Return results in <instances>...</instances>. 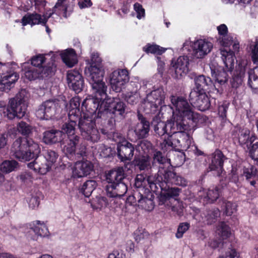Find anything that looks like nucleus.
<instances>
[{"label":"nucleus","instance_id":"0e129e2a","mask_svg":"<svg viewBox=\"0 0 258 258\" xmlns=\"http://www.w3.org/2000/svg\"><path fill=\"white\" fill-rule=\"evenodd\" d=\"M134 235L136 241L140 242L144 239H147L149 236V234L145 230H138L135 232Z\"/></svg>","mask_w":258,"mask_h":258},{"label":"nucleus","instance_id":"09e8293b","mask_svg":"<svg viewBox=\"0 0 258 258\" xmlns=\"http://www.w3.org/2000/svg\"><path fill=\"white\" fill-rule=\"evenodd\" d=\"M216 232L222 239L228 238L231 234L230 228L223 222L219 223Z\"/></svg>","mask_w":258,"mask_h":258},{"label":"nucleus","instance_id":"4d7b16f0","mask_svg":"<svg viewBox=\"0 0 258 258\" xmlns=\"http://www.w3.org/2000/svg\"><path fill=\"white\" fill-rule=\"evenodd\" d=\"M58 155L56 152L51 150H47L44 155L43 158H45L46 161L51 166L55 165Z\"/></svg>","mask_w":258,"mask_h":258},{"label":"nucleus","instance_id":"58836bf2","mask_svg":"<svg viewBox=\"0 0 258 258\" xmlns=\"http://www.w3.org/2000/svg\"><path fill=\"white\" fill-rule=\"evenodd\" d=\"M156 122L154 119L153 120V124L154 125V131L156 133L160 136H164V138H163L164 140L165 139H169L170 135L169 134V131H168L167 128V121L165 123L164 121L160 120L157 122V124H155Z\"/></svg>","mask_w":258,"mask_h":258},{"label":"nucleus","instance_id":"ddd939ff","mask_svg":"<svg viewBox=\"0 0 258 258\" xmlns=\"http://www.w3.org/2000/svg\"><path fill=\"white\" fill-rule=\"evenodd\" d=\"M105 115L108 113L122 115L124 112L125 105L118 98H110L106 94L104 98Z\"/></svg>","mask_w":258,"mask_h":258},{"label":"nucleus","instance_id":"2f4dec72","mask_svg":"<svg viewBox=\"0 0 258 258\" xmlns=\"http://www.w3.org/2000/svg\"><path fill=\"white\" fill-rule=\"evenodd\" d=\"M63 62L69 68L73 67L77 63V57L73 49H68L60 53Z\"/></svg>","mask_w":258,"mask_h":258},{"label":"nucleus","instance_id":"c85d7f7f","mask_svg":"<svg viewBox=\"0 0 258 258\" xmlns=\"http://www.w3.org/2000/svg\"><path fill=\"white\" fill-rule=\"evenodd\" d=\"M101 59L97 53H93L91 54V64L88 68H86L85 73L87 79L88 80V76L87 75V72L90 71L91 69L93 70V72H95V74L100 72L102 75V80L103 79L104 72L102 69L101 66Z\"/></svg>","mask_w":258,"mask_h":258},{"label":"nucleus","instance_id":"f704fd0d","mask_svg":"<svg viewBox=\"0 0 258 258\" xmlns=\"http://www.w3.org/2000/svg\"><path fill=\"white\" fill-rule=\"evenodd\" d=\"M255 140V136L250 135V131L248 130H242L238 138L239 143L244 149H249Z\"/></svg>","mask_w":258,"mask_h":258},{"label":"nucleus","instance_id":"9d476101","mask_svg":"<svg viewBox=\"0 0 258 258\" xmlns=\"http://www.w3.org/2000/svg\"><path fill=\"white\" fill-rule=\"evenodd\" d=\"M189 57L186 55L173 59L170 64V70L173 72L172 76L178 79L185 76L189 71Z\"/></svg>","mask_w":258,"mask_h":258},{"label":"nucleus","instance_id":"4c0bfd02","mask_svg":"<svg viewBox=\"0 0 258 258\" xmlns=\"http://www.w3.org/2000/svg\"><path fill=\"white\" fill-rule=\"evenodd\" d=\"M34 230L32 232H36L34 239H38L40 237H45L49 235V231L47 227L44 222L41 221H34Z\"/></svg>","mask_w":258,"mask_h":258},{"label":"nucleus","instance_id":"e2e57ef3","mask_svg":"<svg viewBox=\"0 0 258 258\" xmlns=\"http://www.w3.org/2000/svg\"><path fill=\"white\" fill-rule=\"evenodd\" d=\"M190 225L188 223H181L178 226L176 237L177 238H180L183 236V234L189 229Z\"/></svg>","mask_w":258,"mask_h":258},{"label":"nucleus","instance_id":"bf43d9fd","mask_svg":"<svg viewBox=\"0 0 258 258\" xmlns=\"http://www.w3.org/2000/svg\"><path fill=\"white\" fill-rule=\"evenodd\" d=\"M31 64L36 68H41V65L45 61L43 54H38L32 57L31 59Z\"/></svg>","mask_w":258,"mask_h":258},{"label":"nucleus","instance_id":"20e7f679","mask_svg":"<svg viewBox=\"0 0 258 258\" xmlns=\"http://www.w3.org/2000/svg\"><path fill=\"white\" fill-rule=\"evenodd\" d=\"M190 131H184L170 136L169 139H165L160 144L161 149L164 151L175 150L193 151L197 155L202 154V151L198 150L190 135Z\"/></svg>","mask_w":258,"mask_h":258},{"label":"nucleus","instance_id":"72a5a7b5","mask_svg":"<svg viewBox=\"0 0 258 258\" xmlns=\"http://www.w3.org/2000/svg\"><path fill=\"white\" fill-rule=\"evenodd\" d=\"M123 178L124 171L122 167L110 170L106 175V179L109 184H115L121 181Z\"/></svg>","mask_w":258,"mask_h":258},{"label":"nucleus","instance_id":"3c124183","mask_svg":"<svg viewBox=\"0 0 258 258\" xmlns=\"http://www.w3.org/2000/svg\"><path fill=\"white\" fill-rule=\"evenodd\" d=\"M97 185L96 182L94 180H87L83 184L81 191L87 197H89Z\"/></svg>","mask_w":258,"mask_h":258},{"label":"nucleus","instance_id":"de8ad7c7","mask_svg":"<svg viewBox=\"0 0 258 258\" xmlns=\"http://www.w3.org/2000/svg\"><path fill=\"white\" fill-rule=\"evenodd\" d=\"M135 165L140 170H148L151 168L150 158L148 155H144L140 157L135 160Z\"/></svg>","mask_w":258,"mask_h":258},{"label":"nucleus","instance_id":"4468645a","mask_svg":"<svg viewBox=\"0 0 258 258\" xmlns=\"http://www.w3.org/2000/svg\"><path fill=\"white\" fill-rule=\"evenodd\" d=\"M67 81L70 88L75 92H80L84 87L83 78L78 71L70 70L67 74Z\"/></svg>","mask_w":258,"mask_h":258},{"label":"nucleus","instance_id":"37998d69","mask_svg":"<svg viewBox=\"0 0 258 258\" xmlns=\"http://www.w3.org/2000/svg\"><path fill=\"white\" fill-rule=\"evenodd\" d=\"M248 47L253 62L258 63V36L248 41Z\"/></svg>","mask_w":258,"mask_h":258},{"label":"nucleus","instance_id":"774afa93","mask_svg":"<svg viewBox=\"0 0 258 258\" xmlns=\"http://www.w3.org/2000/svg\"><path fill=\"white\" fill-rule=\"evenodd\" d=\"M153 160L159 164H164L168 161V159L163 156L160 151H156L154 154Z\"/></svg>","mask_w":258,"mask_h":258},{"label":"nucleus","instance_id":"338daca9","mask_svg":"<svg viewBox=\"0 0 258 258\" xmlns=\"http://www.w3.org/2000/svg\"><path fill=\"white\" fill-rule=\"evenodd\" d=\"M236 211V205L230 202L225 203V213L227 216H231Z\"/></svg>","mask_w":258,"mask_h":258},{"label":"nucleus","instance_id":"864d4df0","mask_svg":"<svg viewBox=\"0 0 258 258\" xmlns=\"http://www.w3.org/2000/svg\"><path fill=\"white\" fill-rule=\"evenodd\" d=\"M41 195V194L37 191L34 194H31L30 197L27 198V202L29 208L36 209L38 207Z\"/></svg>","mask_w":258,"mask_h":258},{"label":"nucleus","instance_id":"4be33fe9","mask_svg":"<svg viewBox=\"0 0 258 258\" xmlns=\"http://www.w3.org/2000/svg\"><path fill=\"white\" fill-rule=\"evenodd\" d=\"M224 158L222 153L218 150L211 155V163L209 168L211 170L216 171L218 176H220L223 172Z\"/></svg>","mask_w":258,"mask_h":258},{"label":"nucleus","instance_id":"e433bc0d","mask_svg":"<svg viewBox=\"0 0 258 258\" xmlns=\"http://www.w3.org/2000/svg\"><path fill=\"white\" fill-rule=\"evenodd\" d=\"M243 175L249 181L251 185L254 186L256 180H258V170L256 167L249 165L244 168Z\"/></svg>","mask_w":258,"mask_h":258},{"label":"nucleus","instance_id":"8fccbe9b","mask_svg":"<svg viewBox=\"0 0 258 258\" xmlns=\"http://www.w3.org/2000/svg\"><path fill=\"white\" fill-rule=\"evenodd\" d=\"M248 85L253 89H258V66L248 72Z\"/></svg>","mask_w":258,"mask_h":258},{"label":"nucleus","instance_id":"f257e3e1","mask_svg":"<svg viewBox=\"0 0 258 258\" xmlns=\"http://www.w3.org/2000/svg\"><path fill=\"white\" fill-rule=\"evenodd\" d=\"M93 70L87 72L88 81L92 86L93 95L88 96L83 102L82 110L83 116L91 118L95 123V118H102L105 116L104 98L106 97L107 86L102 81V75L98 72L95 74Z\"/></svg>","mask_w":258,"mask_h":258},{"label":"nucleus","instance_id":"1a4fd4ad","mask_svg":"<svg viewBox=\"0 0 258 258\" xmlns=\"http://www.w3.org/2000/svg\"><path fill=\"white\" fill-rule=\"evenodd\" d=\"M62 105H65V101L63 100H47L39 106L36 115L40 119H50L59 112Z\"/></svg>","mask_w":258,"mask_h":258},{"label":"nucleus","instance_id":"cd10ccee","mask_svg":"<svg viewBox=\"0 0 258 258\" xmlns=\"http://www.w3.org/2000/svg\"><path fill=\"white\" fill-rule=\"evenodd\" d=\"M22 69L25 72V77L30 81L42 77L41 68H36L30 66L28 62H24L22 64Z\"/></svg>","mask_w":258,"mask_h":258},{"label":"nucleus","instance_id":"393cba45","mask_svg":"<svg viewBox=\"0 0 258 258\" xmlns=\"http://www.w3.org/2000/svg\"><path fill=\"white\" fill-rule=\"evenodd\" d=\"M107 195L108 197H122L127 191V186L122 182L119 181L115 184H110L106 186Z\"/></svg>","mask_w":258,"mask_h":258},{"label":"nucleus","instance_id":"6e6d98bb","mask_svg":"<svg viewBox=\"0 0 258 258\" xmlns=\"http://www.w3.org/2000/svg\"><path fill=\"white\" fill-rule=\"evenodd\" d=\"M17 130L23 136H28L32 133L33 128L26 122L21 121L17 124Z\"/></svg>","mask_w":258,"mask_h":258},{"label":"nucleus","instance_id":"49530a36","mask_svg":"<svg viewBox=\"0 0 258 258\" xmlns=\"http://www.w3.org/2000/svg\"><path fill=\"white\" fill-rule=\"evenodd\" d=\"M166 48L155 43H147L143 47V50L147 53L161 55L165 52Z\"/></svg>","mask_w":258,"mask_h":258},{"label":"nucleus","instance_id":"aec40b11","mask_svg":"<svg viewBox=\"0 0 258 258\" xmlns=\"http://www.w3.org/2000/svg\"><path fill=\"white\" fill-rule=\"evenodd\" d=\"M166 170L164 169H159L157 176L149 175L146 179V184L147 183L150 190L155 191L157 188V184H158L161 189H163L164 184H165V179H164V174Z\"/></svg>","mask_w":258,"mask_h":258},{"label":"nucleus","instance_id":"bb28decb","mask_svg":"<svg viewBox=\"0 0 258 258\" xmlns=\"http://www.w3.org/2000/svg\"><path fill=\"white\" fill-rule=\"evenodd\" d=\"M140 122L138 123L134 130V132L139 139L146 138L150 131V123L145 118L139 117Z\"/></svg>","mask_w":258,"mask_h":258},{"label":"nucleus","instance_id":"a211bd4d","mask_svg":"<svg viewBox=\"0 0 258 258\" xmlns=\"http://www.w3.org/2000/svg\"><path fill=\"white\" fill-rule=\"evenodd\" d=\"M211 74L215 80V84L214 85L215 89L217 92L220 93L222 90L217 89V87L225 86L228 79V76L226 71L221 67H218L215 69H211Z\"/></svg>","mask_w":258,"mask_h":258},{"label":"nucleus","instance_id":"c756f323","mask_svg":"<svg viewBox=\"0 0 258 258\" xmlns=\"http://www.w3.org/2000/svg\"><path fill=\"white\" fill-rule=\"evenodd\" d=\"M165 173V184L171 183L182 186H185L187 184V181L185 179L181 176L176 175L173 172L166 170Z\"/></svg>","mask_w":258,"mask_h":258},{"label":"nucleus","instance_id":"ea45409f","mask_svg":"<svg viewBox=\"0 0 258 258\" xmlns=\"http://www.w3.org/2000/svg\"><path fill=\"white\" fill-rule=\"evenodd\" d=\"M195 84L197 88L200 90L210 89L212 87V82L209 77L204 75H200L195 79Z\"/></svg>","mask_w":258,"mask_h":258},{"label":"nucleus","instance_id":"603ef678","mask_svg":"<svg viewBox=\"0 0 258 258\" xmlns=\"http://www.w3.org/2000/svg\"><path fill=\"white\" fill-rule=\"evenodd\" d=\"M18 163L15 160H5L0 165V170L5 173H8L17 167Z\"/></svg>","mask_w":258,"mask_h":258},{"label":"nucleus","instance_id":"7c9ffc66","mask_svg":"<svg viewBox=\"0 0 258 258\" xmlns=\"http://www.w3.org/2000/svg\"><path fill=\"white\" fill-rule=\"evenodd\" d=\"M221 54L227 71H232L234 65L235 54L234 52L230 50L224 48L221 50Z\"/></svg>","mask_w":258,"mask_h":258},{"label":"nucleus","instance_id":"2eb2a0df","mask_svg":"<svg viewBox=\"0 0 258 258\" xmlns=\"http://www.w3.org/2000/svg\"><path fill=\"white\" fill-rule=\"evenodd\" d=\"M117 156L122 162L131 161L134 155L135 148L133 145L126 140L117 145Z\"/></svg>","mask_w":258,"mask_h":258},{"label":"nucleus","instance_id":"f03ea898","mask_svg":"<svg viewBox=\"0 0 258 258\" xmlns=\"http://www.w3.org/2000/svg\"><path fill=\"white\" fill-rule=\"evenodd\" d=\"M172 115L168 120L167 128L170 136L184 131L194 130L197 114L194 112L191 103L182 97L171 96Z\"/></svg>","mask_w":258,"mask_h":258},{"label":"nucleus","instance_id":"6ab92c4d","mask_svg":"<svg viewBox=\"0 0 258 258\" xmlns=\"http://www.w3.org/2000/svg\"><path fill=\"white\" fill-rule=\"evenodd\" d=\"M48 16L47 12L43 16L36 13L28 14L23 17L22 23L23 26L27 24L45 25L48 19H50V17H48Z\"/></svg>","mask_w":258,"mask_h":258},{"label":"nucleus","instance_id":"0eeeda50","mask_svg":"<svg viewBox=\"0 0 258 258\" xmlns=\"http://www.w3.org/2000/svg\"><path fill=\"white\" fill-rule=\"evenodd\" d=\"M165 93L162 88H158L147 95L141 107L146 113H153L164 106Z\"/></svg>","mask_w":258,"mask_h":258},{"label":"nucleus","instance_id":"a19ab883","mask_svg":"<svg viewBox=\"0 0 258 258\" xmlns=\"http://www.w3.org/2000/svg\"><path fill=\"white\" fill-rule=\"evenodd\" d=\"M49 55H51L52 62L48 63L43 68H41V73L42 77L51 76L54 74L56 71V66L53 62L55 59V54L54 52H50Z\"/></svg>","mask_w":258,"mask_h":258},{"label":"nucleus","instance_id":"b1692460","mask_svg":"<svg viewBox=\"0 0 258 258\" xmlns=\"http://www.w3.org/2000/svg\"><path fill=\"white\" fill-rule=\"evenodd\" d=\"M246 65L247 61L246 60H241L238 62L234 72L231 82L233 87H237L242 83V79L245 75Z\"/></svg>","mask_w":258,"mask_h":258},{"label":"nucleus","instance_id":"680f3d73","mask_svg":"<svg viewBox=\"0 0 258 258\" xmlns=\"http://www.w3.org/2000/svg\"><path fill=\"white\" fill-rule=\"evenodd\" d=\"M247 149L250 158L258 162V142L249 146Z\"/></svg>","mask_w":258,"mask_h":258},{"label":"nucleus","instance_id":"39448f33","mask_svg":"<svg viewBox=\"0 0 258 258\" xmlns=\"http://www.w3.org/2000/svg\"><path fill=\"white\" fill-rule=\"evenodd\" d=\"M12 151L19 160L29 161L38 156L40 148L32 139L19 137L14 142Z\"/></svg>","mask_w":258,"mask_h":258},{"label":"nucleus","instance_id":"dca6fc26","mask_svg":"<svg viewBox=\"0 0 258 258\" xmlns=\"http://www.w3.org/2000/svg\"><path fill=\"white\" fill-rule=\"evenodd\" d=\"M93 165L89 161L77 162L73 169V176L80 178L89 175L93 171Z\"/></svg>","mask_w":258,"mask_h":258},{"label":"nucleus","instance_id":"9b49d317","mask_svg":"<svg viewBox=\"0 0 258 258\" xmlns=\"http://www.w3.org/2000/svg\"><path fill=\"white\" fill-rule=\"evenodd\" d=\"M128 81V72L125 69H118L114 71L109 76L111 88L116 92H120Z\"/></svg>","mask_w":258,"mask_h":258},{"label":"nucleus","instance_id":"13d9d810","mask_svg":"<svg viewBox=\"0 0 258 258\" xmlns=\"http://www.w3.org/2000/svg\"><path fill=\"white\" fill-rule=\"evenodd\" d=\"M108 197V203L107 208L117 211V208H120L121 202L120 199L117 198V197Z\"/></svg>","mask_w":258,"mask_h":258},{"label":"nucleus","instance_id":"79ce46f5","mask_svg":"<svg viewBox=\"0 0 258 258\" xmlns=\"http://www.w3.org/2000/svg\"><path fill=\"white\" fill-rule=\"evenodd\" d=\"M108 204L107 196H97L91 202L92 208L97 211H100L105 209L107 208Z\"/></svg>","mask_w":258,"mask_h":258},{"label":"nucleus","instance_id":"473e14b6","mask_svg":"<svg viewBox=\"0 0 258 258\" xmlns=\"http://www.w3.org/2000/svg\"><path fill=\"white\" fill-rule=\"evenodd\" d=\"M199 196L204 199V201L207 203H212L215 201L219 196V189L217 187H213L208 191L205 189L200 190Z\"/></svg>","mask_w":258,"mask_h":258},{"label":"nucleus","instance_id":"c03bdc74","mask_svg":"<svg viewBox=\"0 0 258 258\" xmlns=\"http://www.w3.org/2000/svg\"><path fill=\"white\" fill-rule=\"evenodd\" d=\"M205 224H211L217 221V218L220 215V212L218 209L215 208L213 210L204 211Z\"/></svg>","mask_w":258,"mask_h":258},{"label":"nucleus","instance_id":"6e6552de","mask_svg":"<svg viewBox=\"0 0 258 258\" xmlns=\"http://www.w3.org/2000/svg\"><path fill=\"white\" fill-rule=\"evenodd\" d=\"M192 49V55L196 58H203L212 50L213 43L208 39H198L194 41L186 40L183 44V50Z\"/></svg>","mask_w":258,"mask_h":258},{"label":"nucleus","instance_id":"052dcab7","mask_svg":"<svg viewBox=\"0 0 258 258\" xmlns=\"http://www.w3.org/2000/svg\"><path fill=\"white\" fill-rule=\"evenodd\" d=\"M125 99L128 103L134 104L138 102L139 94L137 92H128L125 95Z\"/></svg>","mask_w":258,"mask_h":258},{"label":"nucleus","instance_id":"5fc2aeb1","mask_svg":"<svg viewBox=\"0 0 258 258\" xmlns=\"http://www.w3.org/2000/svg\"><path fill=\"white\" fill-rule=\"evenodd\" d=\"M234 41V35L228 33L221 36H217V42L224 47L230 46Z\"/></svg>","mask_w":258,"mask_h":258},{"label":"nucleus","instance_id":"423d86ee","mask_svg":"<svg viewBox=\"0 0 258 258\" xmlns=\"http://www.w3.org/2000/svg\"><path fill=\"white\" fill-rule=\"evenodd\" d=\"M27 98L26 90H21L15 97L9 99L5 114L8 119L21 118L24 116L27 107L26 103Z\"/></svg>","mask_w":258,"mask_h":258},{"label":"nucleus","instance_id":"a18cd8bd","mask_svg":"<svg viewBox=\"0 0 258 258\" xmlns=\"http://www.w3.org/2000/svg\"><path fill=\"white\" fill-rule=\"evenodd\" d=\"M136 196L139 199L138 200L139 207L148 211L153 209L154 205L151 198H147L142 195H139V194L137 195Z\"/></svg>","mask_w":258,"mask_h":258},{"label":"nucleus","instance_id":"7ed1b4c3","mask_svg":"<svg viewBox=\"0 0 258 258\" xmlns=\"http://www.w3.org/2000/svg\"><path fill=\"white\" fill-rule=\"evenodd\" d=\"M70 122L66 123L62 127V133L68 136V140L63 147L66 154H73L75 153L77 145L79 144L80 137L75 134V126L79 121L78 127L82 137L87 141L97 142L100 140V134L96 127L93 120L85 114L80 118L69 119Z\"/></svg>","mask_w":258,"mask_h":258},{"label":"nucleus","instance_id":"69168bd1","mask_svg":"<svg viewBox=\"0 0 258 258\" xmlns=\"http://www.w3.org/2000/svg\"><path fill=\"white\" fill-rule=\"evenodd\" d=\"M134 9L137 13V18L138 19L145 17V11L141 4L138 3H135L134 5Z\"/></svg>","mask_w":258,"mask_h":258},{"label":"nucleus","instance_id":"f8f14e48","mask_svg":"<svg viewBox=\"0 0 258 258\" xmlns=\"http://www.w3.org/2000/svg\"><path fill=\"white\" fill-rule=\"evenodd\" d=\"M0 73V91H9L19 78V74L7 66Z\"/></svg>","mask_w":258,"mask_h":258},{"label":"nucleus","instance_id":"412c9836","mask_svg":"<svg viewBox=\"0 0 258 258\" xmlns=\"http://www.w3.org/2000/svg\"><path fill=\"white\" fill-rule=\"evenodd\" d=\"M80 104V99L78 97H74L72 98L69 104L62 105L65 106L67 109L68 110V116L69 119L74 120V119L80 118L83 116L80 111L79 107Z\"/></svg>","mask_w":258,"mask_h":258},{"label":"nucleus","instance_id":"f3484780","mask_svg":"<svg viewBox=\"0 0 258 258\" xmlns=\"http://www.w3.org/2000/svg\"><path fill=\"white\" fill-rule=\"evenodd\" d=\"M192 103L201 111H205L208 109L211 105V100L206 93H198L196 92H191L190 95Z\"/></svg>","mask_w":258,"mask_h":258},{"label":"nucleus","instance_id":"c9c22d12","mask_svg":"<svg viewBox=\"0 0 258 258\" xmlns=\"http://www.w3.org/2000/svg\"><path fill=\"white\" fill-rule=\"evenodd\" d=\"M167 184H164L163 189L160 194V202L164 204L165 201L171 198H175L179 195L180 189L177 187L168 188L166 189Z\"/></svg>","mask_w":258,"mask_h":258},{"label":"nucleus","instance_id":"5701e85b","mask_svg":"<svg viewBox=\"0 0 258 258\" xmlns=\"http://www.w3.org/2000/svg\"><path fill=\"white\" fill-rule=\"evenodd\" d=\"M28 167L41 174H45L52 168L43 157L36 158L34 161L28 164Z\"/></svg>","mask_w":258,"mask_h":258},{"label":"nucleus","instance_id":"a878e982","mask_svg":"<svg viewBox=\"0 0 258 258\" xmlns=\"http://www.w3.org/2000/svg\"><path fill=\"white\" fill-rule=\"evenodd\" d=\"M65 135L62 131L55 130L46 131L43 134V141L47 144L59 142L63 139Z\"/></svg>","mask_w":258,"mask_h":258}]
</instances>
